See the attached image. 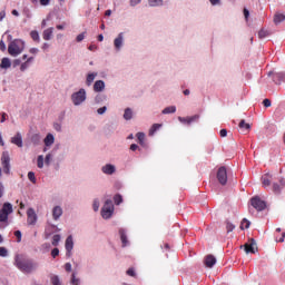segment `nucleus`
Listing matches in <instances>:
<instances>
[{
	"mask_svg": "<svg viewBox=\"0 0 285 285\" xmlns=\"http://www.w3.org/2000/svg\"><path fill=\"white\" fill-rule=\"evenodd\" d=\"M127 275H131V277H135L136 273H135V268L130 267L127 269Z\"/></svg>",
	"mask_w": 285,
	"mask_h": 285,
	"instance_id": "nucleus-49",
	"label": "nucleus"
},
{
	"mask_svg": "<svg viewBox=\"0 0 285 285\" xmlns=\"http://www.w3.org/2000/svg\"><path fill=\"white\" fill-rule=\"evenodd\" d=\"M132 117H134L132 109H130V107H126L125 114H124V119H126V121H129L130 119H132Z\"/></svg>",
	"mask_w": 285,
	"mask_h": 285,
	"instance_id": "nucleus-25",
	"label": "nucleus"
},
{
	"mask_svg": "<svg viewBox=\"0 0 285 285\" xmlns=\"http://www.w3.org/2000/svg\"><path fill=\"white\" fill-rule=\"evenodd\" d=\"M285 233H282L281 237H276V242H284Z\"/></svg>",
	"mask_w": 285,
	"mask_h": 285,
	"instance_id": "nucleus-58",
	"label": "nucleus"
},
{
	"mask_svg": "<svg viewBox=\"0 0 285 285\" xmlns=\"http://www.w3.org/2000/svg\"><path fill=\"white\" fill-rule=\"evenodd\" d=\"M10 161H11V157L8 150H4L1 155V164H2L3 171L7 175L10 174V168H11Z\"/></svg>",
	"mask_w": 285,
	"mask_h": 285,
	"instance_id": "nucleus-7",
	"label": "nucleus"
},
{
	"mask_svg": "<svg viewBox=\"0 0 285 285\" xmlns=\"http://www.w3.org/2000/svg\"><path fill=\"white\" fill-rule=\"evenodd\" d=\"M6 19V11L0 12V21H3Z\"/></svg>",
	"mask_w": 285,
	"mask_h": 285,
	"instance_id": "nucleus-63",
	"label": "nucleus"
},
{
	"mask_svg": "<svg viewBox=\"0 0 285 285\" xmlns=\"http://www.w3.org/2000/svg\"><path fill=\"white\" fill-rule=\"evenodd\" d=\"M115 170H116V167H114V164H106L105 167H102L104 174H107L109 176L115 174Z\"/></svg>",
	"mask_w": 285,
	"mask_h": 285,
	"instance_id": "nucleus-18",
	"label": "nucleus"
},
{
	"mask_svg": "<svg viewBox=\"0 0 285 285\" xmlns=\"http://www.w3.org/2000/svg\"><path fill=\"white\" fill-rule=\"evenodd\" d=\"M43 164H45V157H43V155H39L38 156V167L43 168Z\"/></svg>",
	"mask_w": 285,
	"mask_h": 285,
	"instance_id": "nucleus-39",
	"label": "nucleus"
},
{
	"mask_svg": "<svg viewBox=\"0 0 285 285\" xmlns=\"http://www.w3.org/2000/svg\"><path fill=\"white\" fill-rule=\"evenodd\" d=\"M61 215H62V207H60L59 205H56V207H53L52 209L53 218L57 220L58 218H60Z\"/></svg>",
	"mask_w": 285,
	"mask_h": 285,
	"instance_id": "nucleus-20",
	"label": "nucleus"
},
{
	"mask_svg": "<svg viewBox=\"0 0 285 285\" xmlns=\"http://www.w3.org/2000/svg\"><path fill=\"white\" fill-rule=\"evenodd\" d=\"M262 185L263 187H271L272 185L274 194H281L282 189L285 187V179L279 178L277 180L273 174H264V176H262Z\"/></svg>",
	"mask_w": 285,
	"mask_h": 285,
	"instance_id": "nucleus-1",
	"label": "nucleus"
},
{
	"mask_svg": "<svg viewBox=\"0 0 285 285\" xmlns=\"http://www.w3.org/2000/svg\"><path fill=\"white\" fill-rule=\"evenodd\" d=\"M27 216H28L27 220H28L29 226H35V224H37L38 216L32 207H30L27 210Z\"/></svg>",
	"mask_w": 285,
	"mask_h": 285,
	"instance_id": "nucleus-11",
	"label": "nucleus"
},
{
	"mask_svg": "<svg viewBox=\"0 0 285 285\" xmlns=\"http://www.w3.org/2000/svg\"><path fill=\"white\" fill-rule=\"evenodd\" d=\"M51 283L52 285H61L59 276H53Z\"/></svg>",
	"mask_w": 285,
	"mask_h": 285,
	"instance_id": "nucleus-41",
	"label": "nucleus"
},
{
	"mask_svg": "<svg viewBox=\"0 0 285 285\" xmlns=\"http://www.w3.org/2000/svg\"><path fill=\"white\" fill-rule=\"evenodd\" d=\"M14 235H16V237H17V240H18V242H21V239H22V233H21V230H16Z\"/></svg>",
	"mask_w": 285,
	"mask_h": 285,
	"instance_id": "nucleus-46",
	"label": "nucleus"
},
{
	"mask_svg": "<svg viewBox=\"0 0 285 285\" xmlns=\"http://www.w3.org/2000/svg\"><path fill=\"white\" fill-rule=\"evenodd\" d=\"M65 269L66 271H72V264H70V262H67V264H65Z\"/></svg>",
	"mask_w": 285,
	"mask_h": 285,
	"instance_id": "nucleus-54",
	"label": "nucleus"
},
{
	"mask_svg": "<svg viewBox=\"0 0 285 285\" xmlns=\"http://www.w3.org/2000/svg\"><path fill=\"white\" fill-rule=\"evenodd\" d=\"M81 281L80 278H77L76 273L71 274V285H80Z\"/></svg>",
	"mask_w": 285,
	"mask_h": 285,
	"instance_id": "nucleus-35",
	"label": "nucleus"
},
{
	"mask_svg": "<svg viewBox=\"0 0 285 285\" xmlns=\"http://www.w3.org/2000/svg\"><path fill=\"white\" fill-rule=\"evenodd\" d=\"M7 117H8V114H6V111H2V114H1V124L6 122Z\"/></svg>",
	"mask_w": 285,
	"mask_h": 285,
	"instance_id": "nucleus-53",
	"label": "nucleus"
},
{
	"mask_svg": "<svg viewBox=\"0 0 285 285\" xmlns=\"http://www.w3.org/2000/svg\"><path fill=\"white\" fill-rule=\"evenodd\" d=\"M119 236H120L122 247L128 246L129 245V239H128L127 233L124 228H120Z\"/></svg>",
	"mask_w": 285,
	"mask_h": 285,
	"instance_id": "nucleus-15",
	"label": "nucleus"
},
{
	"mask_svg": "<svg viewBox=\"0 0 285 285\" xmlns=\"http://www.w3.org/2000/svg\"><path fill=\"white\" fill-rule=\"evenodd\" d=\"M7 48L6 46V41H3V39L0 40V50L4 51Z\"/></svg>",
	"mask_w": 285,
	"mask_h": 285,
	"instance_id": "nucleus-50",
	"label": "nucleus"
},
{
	"mask_svg": "<svg viewBox=\"0 0 285 285\" xmlns=\"http://www.w3.org/2000/svg\"><path fill=\"white\" fill-rule=\"evenodd\" d=\"M11 142L21 148L23 146L22 135L18 132L14 137L11 138Z\"/></svg>",
	"mask_w": 285,
	"mask_h": 285,
	"instance_id": "nucleus-16",
	"label": "nucleus"
},
{
	"mask_svg": "<svg viewBox=\"0 0 285 285\" xmlns=\"http://www.w3.org/2000/svg\"><path fill=\"white\" fill-rule=\"evenodd\" d=\"M30 37L33 39V41H39V39H40V35L37 30H32L30 32Z\"/></svg>",
	"mask_w": 285,
	"mask_h": 285,
	"instance_id": "nucleus-36",
	"label": "nucleus"
},
{
	"mask_svg": "<svg viewBox=\"0 0 285 285\" xmlns=\"http://www.w3.org/2000/svg\"><path fill=\"white\" fill-rule=\"evenodd\" d=\"M13 207L11 203H3L0 209V224H6L8 222L9 215L12 214Z\"/></svg>",
	"mask_w": 285,
	"mask_h": 285,
	"instance_id": "nucleus-4",
	"label": "nucleus"
},
{
	"mask_svg": "<svg viewBox=\"0 0 285 285\" xmlns=\"http://www.w3.org/2000/svg\"><path fill=\"white\" fill-rule=\"evenodd\" d=\"M114 200H115L116 205H120V203H122L124 198H122L121 194H116V196H114Z\"/></svg>",
	"mask_w": 285,
	"mask_h": 285,
	"instance_id": "nucleus-38",
	"label": "nucleus"
},
{
	"mask_svg": "<svg viewBox=\"0 0 285 285\" xmlns=\"http://www.w3.org/2000/svg\"><path fill=\"white\" fill-rule=\"evenodd\" d=\"M250 204L258 212H263V209H266L267 207V203H265V200H263L259 196H254L250 198Z\"/></svg>",
	"mask_w": 285,
	"mask_h": 285,
	"instance_id": "nucleus-8",
	"label": "nucleus"
},
{
	"mask_svg": "<svg viewBox=\"0 0 285 285\" xmlns=\"http://www.w3.org/2000/svg\"><path fill=\"white\" fill-rule=\"evenodd\" d=\"M16 266L23 273H32L37 268V264L23 255H16Z\"/></svg>",
	"mask_w": 285,
	"mask_h": 285,
	"instance_id": "nucleus-2",
	"label": "nucleus"
},
{
	"mask_svg": "<svg viewBox=\"0 0 285 285\" xmlns=\"http://www.w3.org/2000/svg\"><path fill=\"white\" fill-rule=\"evenodd\" d=\"M200 119L199 114H194V116H187L185 118V116H178V121H180L181 124H193V121H198Z\"/></svg>",
	"mask_w": 285,
	"mask_h": 285,
	"instance_id": "nucleus-10",
	"label": "nucleus"
},
{
	"mask_svg": "<svg viewBox=\"0 0 285 285\" xmlns=\"http://www.w3.org/2000/svg\"><path fill=\"white\" fill-rule=\"evenodd\" d=\"M52 35H53V28H47V30H45V32L42 33V37L46 41H48L52 38Z\"/></svg>",
	"mask_w": 285,
	"mask_h": 285,
	"instance_id": "nucleus-26",
	"label": "nucleus"
},
{
	"mask_svg": "<svg viewBox=\"0 0 285 285\" xmlns=\"http://www.w3.org/2000/svg\"><path fill=\"white\" fill-rule=\"evenodd\" d=\"M97 76H98V73H88L86 85L88 87H90L92 85L95 78H97Z\"/></svg>",
	"mask_w": 285,
	"mask_h": 285,
	"instance_id": "nucleus-28",
	"label": "nucleus"
},
{
	"mask_svg": "<svg viewBox=\"0 0 285 285\" xmlns=\"http://www.w3.org/2000/svg\"><path fill=\"white\" fill-rule=\"evenodd\" d=\"M114 203L112 200H106L105 205L101 208V216L102 218H110L114 214Z\"/></svg>",
	"mask_w": 285,
	"mask_h": 285,
	"instance_id": "nucleus-6",
	"label": "nucleus"
},
{
	"mask_svg": "<svg viewBox=\"0 0 285 285\" xmlns=\"http://www.w3.org/2000/svg\"><path fill=\"white\" fill-rule=\"evenodd\" d=\"M150 8H158V6H164V0H148Z\"/></svg>",
	"mask_w": 285,
	"mask_h": 285,
	"instance_id": "nucleus-29",
	"label": "nucleus"
},
{
	"mask_svg": "<svg viewBox=\"0 0 285 285\" xmlns=\"http://www.w3.org/2000/svg\"><path fill=\"white\" fill-rule=\"evenodd\" d=\"M22 59H26V62H22L20 71H27L30 67V61H33V57H28V55H22Z\"/></svg>",
	"mask_w": 285,
	"mask_h": 285,
	"instance_id": "nucleus-14",
	"label": "nucleus"
},
{
	"mask_svg": "<svg viewBox=\"0 0 285 285\" xmlns=\"http://www.w3.org/2000/svg\"><path fill=\"white\" fill-rule=\"evenodd\" d=\"M145 138H146L145 132H137V139H138L139 144L144 145Z\"/></svg>",
	"mask_w": 285,
	"mask_h": 285,
	"instance_id": "nucleus-37",
	"label": "nucleus"
},
{
	"mask_svg": "<svg viewBox=\"0 0 285 285\" xmlns=\"http://www.w3.org/2000/svg\"><path fill=\"white\" fill-rule=\"evenodd\" d=\"M106 89V82L104 80H96L94 83V91H104Z\"/></svg>",
	"mask_w": 285,
	"mask_h": 285,
	"instance_id": "nucleus-17",
	"label": "nucleus"
},
{
	"mask_svg": "<svg viewBox=\"0 0 285 285\" xmlns=\"http://www.w3.org/2000/svg\"><path fill=\"white\" fill-rule=\"evenodd\" d=\"M227 135H228V131L226 130V128H223V129L220 130V132H219V136H220V137H227Z\"/></svg>",
	"mask_w": 285,
	"mask_h": 285,
	"instance_id": "nucleus-51",
	"label": "nucleus"
},
{
	"mask_svg": "<svg viewBox=\"0 0 285 285\" xmlns=\"http://www.w3.org/2000/svg\"><path fill=\"white\" fill-rule=\"evenodd\" d=\"M24 48H26L24 41H22L21 39H14L9 43L8 52L9 55H12V57H17L18 55L23 52Z\"/></svg>",
	"mask_w": 285,
	"mask_h": 285,
	"instance_id": "nucleus-3",
	"label": "nucleus"
},
{
	"mask_svg": "<svg viewBox=\"0 0 285 285\" xmlns=\"http://www.w3.org/2000/svg\"><path fill=\"white\" fill-rule=\"evenodd\" d=\"M285 21V14L276 13L274 17V23L278 24Z\"/></svg>",
	"mask_w": 285,
	"mask_h": 285,
	"instance_id": "nucleus-30",
	"label": "nucleus"
},
{
	"mask_svg": "<svg viewBox=\"0 0 285 285\" xmlns=\"http://www.w3.org/2000/svg\"><path fill=\"white\" fill-rule=\"evenodd\" d=\"M72 248H73V239H72V235H69V237H67L66 239V249L72 250Z\"/></svg>",
	"mask_w": 285,
	"mask_h": 285,
	"instance_id": "nucleus-27",
	"label": "nucleus"
},
{
	"mask_svg": "<svg viewBox=\"0 0 285 285\" xmlns=\"http://www.w3.org/2000/svg\"><path fill=\"white\" fill-rule=\"evenodd\" d=\"M139 2H141V0H130V6L135 8V6H139Z\"/></svg>",
	"mask_w": 285,
	"mask_h": 285,
	"instance_id": "nucleus-56",
	"label": "nucleus"
},
{
	"mask_svg": "<svg viewBox=\"0 0 285 285\" xmlns=\"http://www.w3.org/2000/svg\"><path fill=\"white\" fill-rule=\"evenodd\" d=\"M267 35H268L267 30H259L258 32L259 39H264L265 37H267Z\"/></svg>",
	"mask_w": 285,
	"mask_h": 285,
	"instance_id": "nucleus-43",
	"label": "nucleus"
},
{
	"mask_svg": "<svg viewBox=\"0 0 285 285\" xmlns=\"http://www.w3.org/2000/svg\"><path fill=\"white\" fill-rule=\"evenodd\" d=\"M245 250H258L257 242L255 239H248L246 244H244Z\"/></svg>",
	"mask_w": 285,
	"mask_h": 285,
	"instance_id": "nucleus-13",
	"label": "nucleus"
},
{
	"mask_svg": "<svg viewBox=\"0 0 285 285\" xmlns=\"http://www.w3.org/2000/svg\"><path fill=\"white\" fill-rule=\"evenodd\" d=\"M3 194H4V187L2 183H0V198H2Z\"/></svg>",
	"mask_w": 285,
	"mask_h": 285,
	"instance_id": "nucleus-59",
	"label": "nucleus"
},
{
	"mask_svg": "<svg viewBox=\"0 0 285 285\" xmlns=\"http://www.w3.org/2000/svg\"><path fill=\"white\" fill-rule=\"evenodd\" d=\"M106 111H107V106L98 108V115H105Z\"/></svg>",
	"mask_w": 285,
	"mask_h": 285,
	"instance_id": "nucleus-47",
	"label": "nucleus"
},
{
	"mask_svg": "<svg viewBox=\"0 0 285 285\" xmlns=\"http://www.w3.org/2000/svg\"><path fill=\"white\" fill-rule=\"evenodd\" d=\"M39 1H40V6H50L51 0H39Z\"/></svg>",
	"mask_w": 285,
	"mask_h": 285,
	"instance_id": "nucleus-57",
	"label": "nucleus"
},
{
	"mask_svg": "<svg viewBox=\"0 0 285 285\" xmlns=\"http://www.w3.org/2000/svg\"><path fill=\"white\" fill-rule=\"evenodd\" d=\"M85 37H86V33L81 32L80 35L77 36V41H83Z\"/></svg>",
	"mask_w": 285,
	"mask_h": 285,
	"instance_id": "nucleus-52",
	"label": "nucleus"
},
{
	"mask_svg": "<svg viewBox=\"0 0 285 285\" xmlns=\"http://www.w3.org/2000/svg\"><path fill=\"white\" fill-rule=\"evenodd\" d=\"M11 67V60L9 57H2L0 68L1 69H10Z\"/></svg>",
	"mask_w": 285,
	"mask_h": 285,
	"instance_id": "nucleus-19",
	"label": "nucleus"
},
{
	"mask_svg": "<svg viewBox=\"0 0 285 285\" xmlns=\"http://www.w3.org/2000/svg\"><path fill=\"white\" fill-rule=\"evenodd\" d=\"M159 128H161V124H154L149 130V135H155Z\"/></svg>",
	"mask_w": 285,
	"mask_h": 285,
	"instance_id": "nucleus-34",
	"label": "nucleus"
},
{
	"mask_svg": "<svg viewBox=\"0 0 285 285\" xmlns=\"http://www.w3.org/2000/svg\"><path fill=\"white\" fill-rule=\"evenodd\" d=\"M52 144H55V135H52L51 132H49V134L45 137V145H46V146H52Z\"/></svg>",
	"mask_w": 285,
	"mask_h": 285,
	"instance_id": "nucleus-24",
	"label": "nucleus"
},
{
	"mask_svg": "<svg viewBox=\"0 0 285 285\" xmlns=\"http://www.w3.org/2000/svg\"><path fill=\"white\" fill-rule=\"evenodd\" d=\"M236 225H234V223H230V220L226 222V230L227 233H233V230H235Z\"/></svg>",
	"mask_w": 285,
	"mask_h": 285,
	"instance_id": "nucleus-33",
	"label": "nucleus"
},
{
	"mask_svg": "<svg viewBox=\"0 0 285 285\" xmlns=\"http://www.w3.org/2000/svg\"><path fill=\"white\" fill-rule=\"evenodd\" d=\"M0 256L1 257H7L8 256V250H0Z\"/></svg>",
	"mask_w": 285,
	"mask_h": 285,
	"instance_id": "nucleus-60",
	"label": "nucleus"
},
{
	"mask_svg": "<svg viewBox=\"0 0 285 285\" xmlns=\"http://www.w3.org/2000/svg\"><path fill=\"white\" fill-rule=\"evenodd\" d=\"M59 250H51L52 257H58L59 256Z\"/></svg>",
	"mask_w": 285,
	"mask_h": 285,
	"instance_id": "nucleus-62",
	"label": "nucleus"
},
{
	"mask_svg": "<svg viewBox=\"0 0 285 285\" xmlns=\"http://www.w3.org/2000/svg\"><path fill=\"white\" fill-rule=\"evenodd\" d=\"M28 179H29L31 183L36 184V183H37L36 174H35L33 171H29V174H28Z\"/></svg>",
	"mask_w": 285,
	"mask_h": 285,
	"instance_id": "nucleus-40",
	"label": "nucleus"
},
{
	"mask_svg": "<svg viewBox=\"0 0 285 285\" xmlns=\"http://www.w3.org/2000/svg\"><path fill=\"white\" fill-rule=\"evenodd\" d=\"M239 128L242 130L249 131L250 130V124H246V121L244 119H242V121H239Z\"/></svg>",
	"mask_w": 285,
	"mask_h": 285,
	"instance_id": "nucleus-31",
	"label": "nucleus"
},
{
	"mask_svg": "<svg viewBox=\"0 0 285 285\" xmlns=\"http://www.w3.org/2000/svg\"><path fill=\"white\" fill-rule=\"evenodd\" d=\"M244 17L246 20L249 18V10H247V7H244Z\"/></svg>",
	"mask_w": 285,
	"mask_h": 285,
	"instance_id": "nucleus-55",
	"label": "nucleus"
},
{
	"mask_svg": "<svg viewBox=\"0 0 285 285\" xmlns=\"http://www.w3.org/2000/svg\"><path fill=\"white\" fill-rule=\"evenodd\" d=\"M216 262H217V257H215V255H206L205 256L204 263H205V266H207L208 268H213V266H215Z\"/></svg>",
	"mask_w": 285,
	"mask_h": 285,
	"instance_id": "nucleus-12",
	"label": "nucleus"
},
{
	"mask_svg": "<svg viewBox=\"0 0 285 285\" xmlns=\"http://www.w3.org/2000/svg\"><path fill=\"white\" fill-rule=\"evenodd\" d=\"M20 63H21V60H14V61H13V67H19Z\"/></svg>",
	"mask_w": 285,
	"mask_h": 285,
	"instance_id": "nucleus-64",
	"label": "nucleus"
},
{
	"mask_svg": "<svg viewBox=\"0 0 285 285\" xmlns=\"http://www.w3.org/2000/svg\"><path fill=\"white\" fill-rule=\"evenodd\" d=\"M263 105H264V107H271V105H272L271 98H264Z\"/></svg>",
	"mask_w": 285,
	"mask_h": 285,
	"instance_id": "nucleus-44",
	"label": "nucleus"
},
{
	"mask_svg": "<svg viewBox=\"0 0 285 285\" xmlns=\"http://www.w3.org/2000/svg\"><path fill=\"white\" fill-rule=\"evenodd\" d=\"M122 42H124V32H120V33L118 35V37H116V39H115V41H114L115 47L118 48V49L121 48Z\"/></svg>",
	"mask_w": 285,
	"mask_h": 285,
	"instance_id": "nucleus-22",
	"label": "nucleus"
},
{
	"mask_svg": "<svg viewBox=\"0 0 285 285\" xmlns=\"http://www.w3.org/2000/svg\"><path fill=\"white\" fill-rule=\"evenodd\" d=\"M249 226H250V220H248L247 218H243L240 223V229L244 230L245 228H249Z\"/></svg>",
	"mask_w": 285,
	"mask_h": 285,
	"instance_id": "nucleus-32",
	"label": "nucleus"
},
{
	"mask_svg": "<svg viewBox=\"0 0 285 285\" xmlns=\"http://www.w3.org/2000/svg\"><path fill=\"white\" fill-rule=\"evenodd\" d=\"M177 107L175 105H170L168 107H165L163 109V115H174V112L176 111Z\"/></svg>",
	"mask_w": 285,
	"mask_h": 285,
	"instance_id": "nucleus-23",
	"label": "nucleus"
},
{
	"mask_svg": "<svg viewBox=\"0 0 285 285\" xmlns=\"http://www.w3.org/2000/svg\"><path fill=\"white\" fill-rule=\"evenodd\" d=\"M87 98L86 89H79V91H75L71 95V100L73 105H81V102H85Z\"/></svg>",
	"mask_w": 285,
	"mask_h": 285,
	"instance_id": "nucleus-5",
	"label": "nucleus"
},
{
	"mask_svg": "<svg viewBox=\"0 0 285 285\" xmlns=\"http://www.w3.org/2000/svg\"><path fill=\"white\" fill-rule=\"evenodd\" d=\"M137 148H139V146L137 144L130 145V150H137Z\"/></svg>",
	"mask_w": 285,
	"mask_h": 285,
	"instance_id": "nucleus-61",
	"label": "nucleus"
},
{
	"mask_svg": "<svg viewBox=\"0 0 285 285\" xmlns=\"http://www.w3.org/2000/svg\"><path fill=\"white\" fill-rule=\"evenodd\" d=\"M273 80L276 82V85H281L285 80V73H275L273 76Z\"/></svg>",
	"mask_w": 285,
	"mask_h": 285,
	"instance_id": "nucleus-21",
	"label": "nucleus"
},
{
	"mask_svg": "<svg viewBox=\"0 0 285 285\" xmlns=\"http://www.w3.org/2000/svg\"><path fill=\"white\" fill-rule=\"evenodd\" d=\"M217 180L220 185H227L228 174L226 167H219L217 171Z\"/></svg>",
	"mask_w": 285,
	"mask_h": 285,
	"instance_id": "nucleus-9",
	"label": "nucleus"
},
{
	"mask_svg": "<svg viewBox=\"0 0 285 285\" xmlns=\"http://www.w3.org/2000/svg\"><path fill=\"white\" fill-rule=\"evenodd\" d=\"M51 159H52V155H51V153H48V155H46V157H45L46 164H50Z\"/></svg>",
	"mask_w": 285,
	"mask_h": 285,
	"instance_id": "nucleus-48",
	"label": "nucleus"
},
{
	"mask_svg": "<svg viewBox=\"0 0 285 285\" xmlns=\"http://www.w3.org/2000/svg\"><path fill=\"white\" fill-rule=\"evenodd\" d=\"M59 242H60V235H53V237H52L53 246H57V244H59Z\"/></svg>",
	"mask_w": 285,
	"mask_h": 285,
	"instance_id": "nucleus-42",
	"label": "nucleus"
},
{
	"mask_svg": "<svg viewBox=\"0 0 285 285\" xmlns=\"http://www.w3.org/2000/svg\"><path fill=\"white\" fill-rule=\"evenodd\" d=\"M99 207H100V202L98 199H95L94 200V210L98 212Z\"/></svg>",
	"mask_w": 285,
	"mask_h": 285,
	"instance_id": "nucleus-45",
	"label": "nucleus"
}]
</instances>
